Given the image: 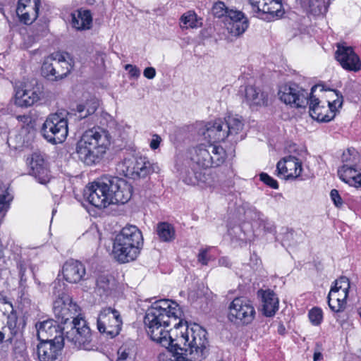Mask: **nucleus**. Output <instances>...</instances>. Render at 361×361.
Returning <instances> with one entry per match:
<instances>
[{"mask_svg": "<svg viewBox=\"0 0 361 361\" xmlns=\"http://www.w3.org/2000/svg\"><path fill=\"white\" fill-rule=\"evenodd\" d=\"M199 133L202 135L209 142H219L224 141L228 137L224 128V122L221 119L207 123L200 128Z\"/></svg>", "mask_w": 361, "mask_h": 361, "instance_id": "obj_19", "label": "nucleus"}, {"mask_svg": "<svg viewBox=\"0 0 361 361\" xmlns=\"http://www.w3.org/2000/svg\"><path fill=\"white\" fill-rule=\"evenodd\" d=\"M54 56L55 68H56V75L59 80L66 77L71 72L72 66L68 61L69 58L68 53H55Z\"/></svg>", "mask_w": 361, "mask_h": 361, "instance_id": "obj_31", "label": "nucleus"}, {"mask_svg": "<svg viewBox=\"0 0 361 361\" xmlns=\"http://www.w3.org/2000/svg\"><path fill=\"white\" fill-rule=\"evenodd\" d=\"M65 342L74 348L85 350H93L92 335L85 319H73L62 329Z\"/></svg>", "mask_w": 361, "mask_h": 361, "instance_id": "obj_6", "label": "nucleus"}, {"mask_svg": "<svg viewBox=\"0 0 361 361\" xmlns=\"http://www.w3.org/2000/svg\"><path fill=\"white\" fill-rule=\"evenodd\" d=\"M85 272L84 264L78 260L70 259L63 267V277L69 283L80 281L84 279Z\"/></svg>", "mask_w": 361, "mask_h": 361, "instance_id": "obj_23", "label": "nucleus"}, {"mask_svg": "<svg viewBox=\"0 0 361 361\" xmlns=\"http://www.w3.org/2000/svg\"><path fill=\"white\" fill-rule=\"evenodd\" d=\"M304 4L308 12L314 16H319L327 11L324 0H305Z\"/></svg>", "mask_w": 361, "mask_h": 361, "instance_id": "obj_36", "label": "nucleus"}, {"mask_svg": "<svg viewBox=\"0 0 361 361\" xmlns=\"http://www.w3.org/2000/svg\"><path fill=\"white\" fill-rule=\"evenodd\" d=\"M111 144L109 132L99 127L87 130L76 143L75 155L86 166H94L103 159Z\"/></svg>", "mask_w": 361, "mask_h": 361, "instance_id": "obj_3", "label": "nucleus"}, {"mask_svg": "<svg viewBox=\"0 0 361 361\" xmlns=\"http://www.w3.org/2000/svg\"><path fill=\"white\" fill-rule=\"evenodd\" d=\"M157 233L162 242L169 243L176 238V231L173 225L168 222H159L157 225Z\"/></svg>", "mask_w": 361, "mask_h": 361, "instance_id": "obj_33", "label": "nucleus"}, {"mask_svg": "<svg viewBox=\"0 0 361 361\" xmlns=\"http://www.w3.org/2000/svg\"><path fill=\"white\" fill-rule=\"evenodd\" d=\"M349 288V279L345 276H341L338 280L336 281L335 287L331 288L330 291L338 293V295H339V291L341 290L343 295H345V298H347Z\"/></svg>", "mask_w": 361, "mask_h": 361, "instance_id": "obj_42", "label": "nucleus"}, {"mask_svg": "<svg viewBox=\"0 0 361 361\" xmlns=\"http://www.w3.org/2000/svg\"><path fill=\"white\" fill-rule=\"evenodd\" d=\"M183 312L179 305L169 300L154 302L146 311L144 323L151 339L166 348L171 353L184 357L189 354L195 361H202L209 355L207 331L198 324L185 331H177L183 327Z\"/></svg>", "mask_w": 361, "mask_h": 361, "instance_id": "obj_1", "label": "nucleus"}, {"mask_svg": "<svg viewBox=\"0 0 361 361\" xmlns=\"http://www.w3.org/2000/svg\"><path fill=\"white\" fill-rule=\"evenodd\" d=\"M180 175L183 181L187 185H195L200 183H205L206 178L200 169L190 163V166L185 159L180 169Z\"/></svg>", "mask_w": 361, "mask_h": 361, "instance_id": "obj_24", "label": "nucleus"}, {"mask_svg": "<svg viewBox=\"0 0 361 361\" xmlns=\"http://www.w3.org/2000/svg\"><path fill=\"white\" fill-rule=\"evenodd\" d=\"M246 102L250 106H267L268 104V93L259 87L250 85L245 90Z\"/></svg>", "mask_w": 361, "mask_h": 361, "instance_id": "obj_26", "label": "nucleus"}, {"mask_svg": "<svg viewBox=\"0 0 361 361\" xmlns=\"http://www.w3.org/2000/svg\"><path fill=\"white\" fill-rule=\"evenodd\" d=\"M143 75L147 79H153L156 75V71L153 67H148L144 70Z\"/></svg>", "mask_w": 361, "mask_h": 361, "instance_id": "obj_54", "label": "nucleus"}, {"mask_svg": "<svg viewBox=\"0 0 361 361\" xmlns=\"http://www.w3.org/2000/svg\"><path fill=\"white\" fill-rule=\"evenodd\" d=\"M262 310L267 317L273 316L279 308V300L274 293L270 290L262 293Z\"/></svg>", "mask_w": 361, "mask_h": 361, "instance_id": "obj_30", "label": "nucleus"}, {"mask_svg": "<svg viewBox=\"0 0 361 361\" xmlns=\"http://www.w3.org/2000/svg\"><path fill=\"white\" fill-rule=\"evenodd\" d=\"M115 239L118 240V242L134 243L136 245L143 244L142 232L137 226L133 225H127L123 227Z\"/></svg>", "mask_w": 361, "mask_h": 361, "instance_id": "obj_27", "label": "nucleus"}, {"mask_svg": "<svg viewBox=\"0 0 361 361\" xmlns=\"http://www.w3.org/2000/svg\"><path fill=\"white\" fill-rule=\"evenodd\" d=\"M11 200L12 197L6 186H0V214L4 215L6 214L9 208Z\"/></svg>", "mask_w": 361, "mask_h": 361, "instance_id": "obj_40", "label": "nucleus"}, {"mask_svg": "<svg viewBox=\"0 0 361 361\" xmlns=\"http://www.w3.org/2000/svg\"><path fill=\"white\" fill-rule=\"evenodd\" d=\"M92 23V17L89 10H80L78 11L77 16L73 15L72 25L76 30H89Z\"/></svg>", "mask_w": 361, "mask_h": 361, "instance_id": "obj_32", "label": "nucleus"}, {"mask_svg": "<svg viewBox=\"0 0 361 361\" xmlns=\"http://www.w3.org/2000/svg\"><path fill=\"white\" fill-rule=\"evenodd\" d=\"M42 74L50 80H59L56 75V68H55L54 56L53 54L44 59L42 66Z\"/></svg>", "mask_w": 361, "mask_h": 361, "instance_id": "obj_34", "label": "nucleus"}, {"mask_svg": "<svg viewBox=\"0 0 361 361\" xmlns=\"http://www.w3.org/2000/svg\"><path fill=\"white\" fill-rule=\"evenodd\" d=\"M224 122L226 133L231 141L236 142L245 137V133L243 132L244 123L241 117L229 116Z\"/></svg>", "mask_w": 361, "mask_h": 361, "instance_id": "obj_22", "label": "nucleus"}, {"mask_svg": "<svg viewBox=\"0 0 361 361\" xmlns=\"http://www.w3.org/2000/svg\"><path fill=\"white\" fill-rule=\"evenodd\" d=\"M331 200L336 207H341L343 206L342 198L341 197L338 191L336 189L331 190L330 192Z\"/></svg>", "mask_w": 361, "mask_h": 361, "instance_id": "obj_50", "label": "nucleus"}, {"mask_svg": "<svg viewBox=\"0 0 361 361\" xmlns=\"http://www.w3.org/2000/svg\"><path fill=\"white\" fill-rule=\"evenodd\" d=\"M53 294L57 298L56 300H66L69 298L64 292V283L60 281H54Z\"/></svg>", "mask_w": 361, "mask_h": 361, "instance_id": "obj_46", "label": "nucleus"}, {"mask_svg": "<svg viewBox=\"0 0 361 361\" xmlns=\"http://www.w3.org/2000/svg\"><path fill=\"white\" fill-rule=\"evenodd\" d=\"M99 106V100L95 97L78 104L75 116L80 120L94 114Z\"/></svg>", "mask_w": 361, "mask_h": 361, "instance_id": "obj_28", "label": "nucleus"}, {"mask_svg": "<svg viewBox=\"0 0 361 361\" xmlns=\"http://www.w3.org/2000/svg\"><path fill=\"white\" fill-rule=\"evenodd\" d=\"M111 289V283L107 276H100L97 280V290L100 295H108Z\"/></svg>", "mask_w": 361, "mask_h": 361, "instance_id": "obj_43", "label": "nucleus"}, {"mask_svg": "<svg viewBox=\"0 0 361 361\" xmlns=\"http://www.w3.org/2000/svg\"><path fill=\"white\" fill-rule=\"evenodd\" d=\"M6 332V331H0V343L4 341Z\"/></svg>", "mask_w": 361, "mask_h": 361, "instance_id": "obj_61", "label": "nucleus"}, {"mask_svg": "<svg viewBox=\"0 0 361 361\" xmlns=\"http://www.w3.org/2000/svg\"><path fill=\"white\" fill-rule=\"evenodd\" d=\"M41 95L42 92L38 86L32 90L18 89L16 91L15 103L21 107H28L39 100Z\"/></svg>", "mask_w": 361, "mask_h": 361, "instance_id": "obj_25", "label": "nucleus"}, {"mask_svg": "<svg viewBox=\"0 0 361 361\" xmlns=\"http://www.w3.org/2000/svg\"><path fill=\"white\" fill-rule=\"evenodd\" d=\"M249 2L254 15L267 20L281 17L284 13L281 0H249Z\"/></svg>", "mask_w": 361, "mask_h": 361, "instance_id": "obj_11", "label": "nucleus"}, {"mask_svg": "<svg viewBox=\"0 0 361 361\" xmlns=\"http://www.w3.org/2000/svg\"><path fill=\"white\" fill-rule=\"evenodd\" d=\"M30 174L41 184H46L49 180V171L41 152H33L29 161Z\"/></svg>", "mask_w": 361, "mask_h": 361, "instance_id": "obj_18", "label": "nucleus"}, {"mask_svg": "<svg viewBox=\"0 0 361 361\" xmlns=\"http://www.w3.org/2000/svg\"><path fill=\"white\" fill-rule=\"evenodd\" d=\"M335 57L344 69L353 71L360 69V59L352 47L338 44Z\"/></svg>", "mask_w": 361, "mask_h": 361, "instance_id": "obj_16", "label": "nucleus"}, {"mask_svg": "<svg viewBox=\"0 0 361 361\" xmlns=\"http://www.w3.org/2000/svg\"><path fill=\"white\" fill-rule=\"evenodd\" d=\"M260 180L274 189H278L279 188V184L278 182L274 179L272 177L269 176L267 173H262L260 175Z\"/></svg>", "mask_w": 361, "mask_h": 361, "instance_id": "obj_48", "label": "nucleus"}, {"mask_svg": "<svg viewBox=\"0 0 361 361\" xmlns=\"http://www.w3.org/2000/svg\"><path fill=\"white\" fill-rule=\"evenodd\" d=\"M37 334L40 341H59L65 338L63 334V326H61L57 321L47 319L38 322L35 325Z\"/></svg>", "mask_w": 361, "mask_h": 361, "instance_id": "obj_14", "label": "nucleus"}, {"mask_svg": "<svg viewBox=\"0 0 361 361\" xmlns=\"http://www.w3.org/2000/svg\"><path fill=\"white\" fill-rule=\"evenodd\" d=\"M39 0H19L16 13L20 21L25 25L31 24L38 16Z\"/></svg>", "mask_w": 361, "mask_h": 361, "instance_id": "obj_20", "label": "nucleus"}, {"mask_svg": "<svg viewBox=\"0 0 361 361\" xmlns=\"http://www.w3.org/2000/svg\"><path fill=\"white\" fill-rule=\"evenodd\" d=\"M142 245L134 243H126L114 240L113 255L114 258L121 263H126L135 260L140 254Z\"/></svg>", "mask_w": 361, "mask_h": 361, "instance_id": "obj_15", "label": "nucleus"}, {"mask_svg": "<svg viewBox=\"0 0 361 361\" xmlns=\"http://www.w3.org/2000/svg\"><path fill=\"white\" fill-rule=\"evenodd\" d=\"M338 174L340 178L350 185L357 187V184L361 174V169L357 166L343 165L338 170Z\"/></svg>", "mask_w": 361, "mask_h": 361, "instance_id": "obj_29", "label": "nucleus"}, {"mask_svg": "<svg viewBox=\"0 0 361 361\" xmlns=\"http://www.w3.org/2000/svg\"><path fill=\"white\" fill-rule=\"evenodd\" d=\"M338 293L329 292L328 295V305L330 309L334 312H342L346 305V298L345 295L341 298L338 295H336Z\"/></svg>", "mask_w": 361, "mask_h": 361, "instance_id": "obj_35", "label": "nucleus"}, {"mask_svg": "<svg viewBox=\"0 0 361 361\" xmlns=\"http://www.w3.org/2000/svg\"><path fill=\"white\" fill-rule=\"evenodd\" d=\"M309 319L313 325L317 326L321 324L323 319L322 309L314 307L309 312Z\"/></svg>", "mask_w": 361, "mask_h": 361, "instance_id": "obj_45", "label": "nucleus"}, {"mask_svg": "<svg viewBox=\"0 0 361 361\" xmlns=\"http://www.w3.org/2000/svg\"><path fill=\"white\" fill-rule=\"evenodd\" d=\"M160 142H161V137L157 135H154L153 136V139L150 142V147L152 149H157L159 147Z\"/></svg>", "mask_w": 361, "mask_h": 361, "instance_id": "obj_55", "label": "nucleus"}, {"mask_svg": "<svg viewBox=\"0 0 361 361\" xmlns=\"http://www.w3.org/2000/svg\"><path fill=\"white\" fill-rule=\"evenodd\" d=\"M63 339L59 341H41L37 345V355L40 361H55L64 345Z\"/></svg>", "mask_w": 361, "mask_h": 361, "instance_id": "obj_21", "label": "nucleus"}, {"mask_svg": "<svg viewBox=\"0 0 361 361\" xmlns=\"http://www.w3.org/2000/svg\"><path fill=\"white\" fill-rule=\"evenodd\" d=\"M18 120L23 121V118H27L25 116H19L18 117Z\"/></svg>", "mask_w": 361, "mask_h": 361, "instance_id": "obj_63", "label": "nucleus"}, {"mask_svg": "<svg viewBox=\"0 0 361 361\" xmlns=\"http://www.w3.org/2000/svg\"><path fill=\"white\" fill-rule=\"evenodd\" d=\"M19 269V276L20 278V283L25 282L26 281V277H25V271L26 268L24 265L20 264L18 266Z\"/></svg>", "mask_w": 361, "mask_h": 361, "instance_id": "obj_58", "label": "nucleus"}, {"mask_svg": "<svg viewBox=\"0 0 361 361\" xmlns=\"http://www.w3.org/2000/svg\"><path fill=\"white\" fill-rule=\"evenodd\" d=\"M321 357H322V354L320 353H315L314 354V357H313L314 361H317V360H320Z\"/></svg>", "mask_w": 361, "mask_h": 361, "instance_id": "obj_62", "label": "nucleus"}, {"mask_svg": "<svg viewBox=\"0 0 361 361\" xmlns=\"http://www.w3.org/2000/svg\"><path fill=\"white\" fill-rule=\"evenodd\" d=\"M278 176L286 180L296 179L302 171V161L296 157L289 155L280 160L276 165Z\"/></svg>", "mask_w": 361, "mask_h": 361, "instance_id": "obj_17", "label": "nucleus"}, {"mask_svg": "<svg viewBox=\"0 0 361 361\" xmlns=\"http://www.w3.org/2000/svg\"><path fill=\"white\" fill-rule=\"evenodd\" d=\"M117 169L126 177L137 179L157 172L159 169L157 164H152L145 157H133L124 159L118 164Z\"/></svg>", "mask_w": 361, "mask_h": 361, "instance_id": "obj_7", "label": "nucleus"}, {"mask_svg": "<svg viewBox=\"0 0 361 361\" xmlns=\"http://www.w3.org/2000/svg\"><path fill=\"white\" fill-rule=\"evenodd\" d=\"M117 359H123V360L130 361V359L128 357V353L126 352V350L123 349V348H120L119 350H118Z\"/></svg>", "mask_w": 361, "mask_h": 361, "instance_id": "obj_56", "label": "nucleus"}, {"mask_svg": "<svg viewBox=\"0 0 361 361\" xmlns=\"http://www.w3.org/2000/svg\"><path fill=\"white\" fill-rule=\"evenodd\" d=\"M125 69L126 71H128V73H129L130 77H132V78H137L140 75V69L137 67L133 66L131 64L126 65Z\"/></svg>", "mask_w": 361, "mask_h": 361, "instance_id": "obj_52", "label": "nucleus"}, {"mask_svg": "<svg viewBox=\"0 0 361 361\" xmlns=\"http://www.w3.org/2000/svg\"><path fill=\"white\" fill-rule=\"evenodd\" d=\"M244 18H245V16L243 12L230 9L226 17V23H235V21H239Z\"/></svg>", "mask_w": 361, "mask_h": 361, "instance_id": "obj_47", "label": "nucleus"}, {"mask_svg": "<svg viewBox=\"0 0 361 361\" xmlns=\"http://www.w3.org/2000/svg\"><path fill=\"white\" fill-rule=\"evenodd\" d=\"M180 20L186 27L197 28L201 27L202 24V19L198 18L197 14L191 11L183 14Z\"/></svg>", "mask_w": 361, "mask_h": 361, "instance_id": "obj_39", "label": "nucleus"}, {"mask_svg": "<svg viewBox=\"0 0 361 361\" xmlns=\"http://www.w3.org/2000/svg\"><path fill=\"white\" fill-rule=\"evenodd\" d=\"M343 165L357 166L359 161L358 152L355 149H348L341 157Z\"/></svg>", "mask_w": 361, "mask_h": 361, "instance_id": "obj_41", "label": "nucleus"}, {"mask_svg": "<svg viewBox=\"0 0 361 361\" xmlns=\"http://www.w3.org/2000/svg\"><path fill=\"white\" fill-rule=\"evenodd\" d=\"M248 20L247 18H244L235 23H227V29L228 32L234 36L242 35L248 27Z\"/></svg>", "mask_w": 361, "mask_h": 361, "instance_id": "obj_38", "label": "nucleus"}, {"mask_svg": "<svg viewBox=\"0 0 361 361\" xmlns=\"http://www.w3.org/2000/svg\"><path fill=\"white\" fill-rule=\"evenodd\" d=\"M18 317L12 307L11 313L7 317L6 325L2 328L3 331H8V340H11L18 333Z\"/></svg>", "mask_w": 361, "mask_h": 361, "instance_id": "obj_37", "label": "nucleus"}, {"mask_svg": "<svg viewBox=\"0 0 361 361\" xmlns=\"http://www.w3.org/2000/svg\"><path fill=\"white\" fill-rule=\"evenodd\" d=\"M298 235V233L293 230L288 231L284 235L283 240L288 241L290 245H295L298 243V240L296 238Z\"/></svg>", "mask_w": 361, "mask_h": 361, "instance_id": "obj_49", "label": "nucleus"}, {"mask_svg": "<svg viewBox=\"0 0 361 361\" xmlns=\"http://www.w3.org/2000/svg\"><path fill=\"white\" fill-rule=\"evenodd\" d=\"M172 357H163L159 361H183L184 360V357L180 355H176L175 353H172Z\"/></svg>", "mask_w": 361, "mask_h": 361, "instance_id": "obj_57", "label": "nucleus"}, {"mask_svg": "<svg viewBox=\"0 0 361 361\" xmlns=\"http://www.w3.org/2000/svg\"><path fill=\"white\" fill-rule=\"evenodd\" d=\"M319 85H314L311 88L309 100L310 115L313 119L321 122H329L334 119L336 115V107H341L343 104V95L336 90H331L328 100V107L320 105L319 99L313 93Z\"/></svg>", "mask_w": 361, "mask_h": 361, "instance_id": "obj_5", "label": "nucleus"}, {"mask_svg": "<svg viewBox=\"0 0 361 361\" xmlns=\"http://www.w3.org/2000/svg\"><path fill=\"white\" fill-rule=\"evenodd\" d=\"M133 192V187L123 178L105 175L87 187L84 195L95 207L102 209L110 204L128 202Z\"/></svg>", "mask_w": 361, "mask_h": 361, "instance_id": "obj_2", "label": "nucleus"}, {"mask_svg": "<svg viewBox=\"0 0 361 361\" xmlns=\"http://www.w3.org/2000/svg\"><path fill=\"white\" fill-rule=\"evenodd\" d=\"M99 331L111 338L118 336L121 330L123 320L120 312L111 307L102 308L97 317Z\"/></svg>", "mask_w": 361, "mask_h": 361, "instance_id": "obj_10", "label": "nucleus"}, {"mask_svg": "<svg viewBox=\"0 0 361 361\" xmlns=\"http://www.w3.org/2000/svg\"><path fill=\"white\" fill-rule=\"evenodd\" d=\"M219 264L220 266L226 267H230L231 265V263L229 260V259L226 257H222L219 259Z\"/></svg>", "mask_w": 361, "mask_h": 361, "instance_id": "obj_59", "label": "nucleus"}, {"mask_svg": "<svg viewBox=\"0 0 361 361\" xmlns=\"http://www.w3.org/2000/svg\"><path fill=\"white\" fill-rule=\"evenodd\" d=\"M230 9H228L226 6L225 4L221 1L214 4L212 8V14L216 18H221L224 16L226 17Z\"/></svg>", "mask_w": 361, "mask_h": 361, "instance_id": "obj_44", "label": "nucleus"}, {"mask_svg": "<svg viewBox=\"0 0 361 361\" xmlns=\"http://www.w3.org/2000/svg\"><path fill=\"white\" fill-rule=\"evenodd\" d=\"M279 95L280 99L286 104L295 108H305L309 104L310 94L293 84L283 87V90L279 91Z\"/></svg>", "mask_w": 361, "mask_h": 361, "instance_id": "obj_13", "label": "nucleus"}, {"mask_svg": "<svg viewBox=\"0 0 361 361\" xmlns=\"http://www.w3.org/2000/svg\"><path fill=\"white\" fill-rule=\"evenodd\" d=\"M0 303L8 304L9 305L10 307L12 308V303L8 302L7 298L5 295H4L1 293H0Z\"/></svg>", "mask_w": 361, "mask_h": 361, "instance_id": "obj_60", "label": "nucleus"}, {"mask_svg": "<svg viewBox=\"0 0 361 361\" xmlns=\"http://www.w3.org/2000/svg\"><path fill=\"white\" fill-rule=\"evenodd\" d=\"M46 31V27L45 26H43L42 27V32H45Z\"/></svg>", "mask_w": 361, "mask_h": 361, "instance_id": "obj_64", "label": "nucleus"}, {"mask_svg": "<svg viewBox=\"0 0 361 361\" xmlns=\"http://www.w3.org/2000/svg\"><path fill=\"white\" fill-rule=\"evenodd\" d=\"M226 153L220 145L215 144H201L194 148L190 152V157L187 159V164L196 166L199 169L217 167L226 160Z\"/></svg>", "mask_w": 361, "mask_h": 361, "instance_id": "obj_4", "label": "nucleus"}, {"mask_svg": "<svg viewBox=\"0 0 361 361\" xmlns=\"http://www.w3.org/2000/svg\"><path fill=\"white\" fill-rule=\"evenodd\" d=\"M42 136L51 144L62 143L68 135V121L61 114H51L42 125Z\"/></svg>", "mask_w": 361, "mask_h": 361, "instance_id": "obj_8", "label": "nucleus"}, {"mask_svg": "<svg viewBox=\"0 0 361 361\" xmlns=\"http://www.w3.org/2000/svg\"><path fill=\"white\" fill-rule=\"evenodd\" d=\"M54 313L57 318V322L66 326L73 319H83L79 317L78 306L72 302L69 298L66 300H56L53 306Z\"/></svg>", "mask_w": 361, "mask_h": 361, "instance_id": "obj_12", "label": "nucleus"}, {"mask_svg": "<svg viewBox=\"0 0 361 361\" xmlns=\"http://www.w3.org/2000/svg\"><path fill=\"white\" fill-rule=\"evenodd\" d=\"M255 315L252 302L245 297L235 298L228 306V318L235 324L248 325L255 319Z\"/></svg>", "mask_w": 361, "mask_h": 361, "instance_id": "obj_9", "label": "nucleus"}, {"mask_svg": "<svg viewBox=\"0 0 361 361\" xmlns=\"http://www.w3.org/2000/svg\"><path fill=\"white\" fill-rule=\"evenodd\" d=\"M210 247L205 248V249H201L200 250V252L197 255V260L200 263H201L202 265H207L209 257L207 255V252L209 250Z\"/></svg>", "mask_w": 361, "mask_h": 361, "instance_id": "obj_51", "label": "nucleus"}, {"mask_svg": "<svg viewBox=\"0 0 361 361\" xmlns=\"http://www.w3.org/2000/svg\"><path fill=\"white\" fill-rule=\"evenodd\" d=\"M261 226H263L264 230L268 233H274L275 226L274 224L268 220H262Z\"/></svg>", "mask_w": 361, "mask_h": 361, "instance_id": "obj_53", "label": "nucleus"}]
</instances>
